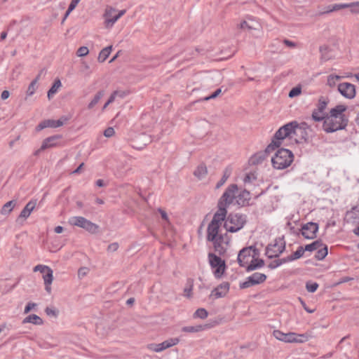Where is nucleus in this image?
<instances>
[{
	"label": "nucleus",
	"instance_id": "obj_57",
	"mask_svg": "<svg viewBox=\"0 0 359 359\" xmlns=\"http://www.w3.org/2000/svg\"><path fill=\"white\" fill-rule=\"evenodd\" d=\"M31 214V212H29L28 210H27L26 208H23L22 210V211L20 212V215L18 218V220L21 219V218H24V219H27Z\"/></svg>",
	"mask_w": 359,
	"mask_h": 359
},
{
	"label": "nucleus",
	"instance_id": "obj_27",
	"mask_svg": "<svg viewBox=\"0 0 359 359\" xmlns=\"http://www.w3.org/2000/svg\"><path fill=\"white\" fill-rule=\"evenodd\" d=\"M329 103L328 97L320 96L318 99L316 109L320 114H325V110Z\"/></svg>",
	"mask_w": 359,
	"mask_h": 359
},
{
	"label": "nucleus",
	"instance_id": "obj_47",
	"mask_svg": "<svg viewBox=\"0 0 359 359\" xmlns=\"http://www.w3.org/2000/svg\"><path fill=\"white\" fill-rule=\"evenodd\" d=\"M341 78V76L338 75H330L327 77V85L330 87H334L336 85V82Z\"/></svg>",
	"mask_w": 359,
	"mask_h": 359
},
{
	"label": "nucleus",
	"instance_id": "obj_3",
	"mask_svg": "<svg viewBox=\"0 0 359 359\" xmlns=\"http://www.w3.org/2000/svg\"><path fill=\"white\" fill-rule=\"evenodd\" d=\"M248 222V217L245 214L230 212L224 222V227L226 231L235 233L242 229Z\"/></svg>",
	"mask_w": 359,
	"mask_h": 359
},
{
	"label": "nucleus",
	"instance_id": "obj_5",
	"mask_svg": "<svg viewBox=\"0 0 359 359\" xmlns=\"http://www.w3.org/2000/svg\"><path fill=\"white\" fill-rule=\"evenodd\" d=\"M231 201V197L227 193H223L218 200L217 210L214 214L211 222L216 223L221 225L222 222H226L227 217V208L229 206V202Z\"/></svg>",
	"mask_w": 359,
	"mask_h": 359
},
{
	"label": "nucleus",
	"instance_id": "obj_15",
	"mask_svg": "<svg viewBox=\"0 0 359 359\" xmlns=\"http://www.w3.org/2000/svg\"><path fill=\"white\" fill-rule=\"evenodd\" d=\"M308 129H309V126L306 122L299 123V126H297L294 133V135L297 137L295 139L297 143L307 142L309 138Z\"/></svg>",
	"mask_w": 359,
	"mask_h": 359
},
{
	"label": "nucleus",
	"instance_id": "obj_14",
	"mask_svg": "<svg viewBox=\"0 0 359 359\" xmlns=\"http://www.w3.org/2000/svg\"><path fill=\"white\" fill-rule=\"evenodd\" d=\"M338 90L342 96L348 99H352L355 96V86L351 83H339Z\"/></svg>",
	"mask_w": 359,
	"mask_h": 359
},
{
	"label": "nucleus",
	"instance_id": "obj_44",
	"mask_svg": "<svg viewBox=\"0 0 359 359\" xmlns=\"http://www.w3.org/2000/svg\"><path fill=\"white\" fill-rule=\"evenodd\" d=\"M208 311L203 308L198 309L194 313V318H198L201 319H205L208 317Z\"/></svg>",
	"mask_w": 359,
	"mask_h": 359
},
{
	"label": "nucleus",
	"instance_id": "obj_32",
	"mask_svg": "<svg viewBox=\"0 0 359 359\" xmlns=\"http://www.w3.org/2000/svg\"><path fill=\"white\" fill-rule=\"evenodd\" d=\"M320 60L323 62L327 61L331 59V56L330 55V48L327 45H323L320 47Z\"/></svg>",
	"mask_w": 359,
	"mask_h": 359
},
{
	"label": "nucleus",
	"instance_id": "obj_39",
	"mask_svg": "<svg viewBox=\"0 0 359 359\" xmlns=\"http://www.w3.org/2000/svg\"><path fill=\"white\" fill-rule=\"evenodd\" d=\"M53 270L48 266V269L45 270V272L43 273V279L44 280V283L51 284L53 280Z\"/></svg>",
	"mask_w": 359,
	"mask_h": 359
},
{
	"label": "nucleus",
	"instance_id": "obj_38",
	"mask_svg": "<svg viewBox=\"0 0 359 359\" xmlns=\"http://www.w3.org/2000/svg\"><path fill=\"white\" fill-rule=\"evenodd\" d=\"M104 90H100L98 91L93 98V100L90 101V102L88 105V109H93L100 100V99L104 96Z\"/></svg>",
	"mask_w": 359,
	"mask_h": 359
},
{
	"label": "nucleus",
	"instance_id": "obj_54",
	"mask_svg": "<svg viewBox=\"0 0 359 359\" xmlns=\"http://www.w3.org/2000/svg\"><path fill=\"white\" fill-rule=\"evenodd\" d=\"M36 200H31L26 204V205L25 206V208H26L27 210H28L29 212H32L33 211V210L34 209V208L36 207Z\"/></svg>",
	"mask_w": 359,
	"mask_h": 359
},
{
	"label": "nucleus",
	"instance_id": "obj_43",
	"mask_svg": "<svg viewBox=\"0 0 359 359\" xmlns=\"http://www.w3.org/2000/svg\"><path fill=\"white\" fill-rule=\"evenodd\" d=\"M327 114H320L317 109H314L312 112L311 117L315 121L320 122L326 119Z\"/></svg>",
	"mask_w": 359,
	"mask_h": 359
},
{
	"label": "nucleus",
	"instance_id": "obj_16",
	"mask_svg": "<svg viewBox=\"0 0 359 359\" xmlns=\"http://www.w3.org/2000/svg\"><path fill=\"white\" fill-rule=\"evenodd\" d=\"M61 135H55L44 139L41 144V150H46L60 146V140L62 139Z\"/></svg>",
	"mask_w": 359,
	"mask_h": 359
},
{
	"label": "nucleus",
	"instance_id": "obj_61",
	"mask_svg": "<svg viewBox=\"0 0 359 359\" xmlns=\"http://www.w3.org/2000/svg\"><path fill=\"white\" fill-rule=\"evenodd\" d=\"M118 248V243H112L108 245L107 250L109 252H115Z\"/></svg>",
	"mask_w": 359,
	"mask_h": 359
},
{
	"label": "nucleus",
	"instance_id": "obj_21",
	"mask_svg": "<svg viewBox=\"0 0 359 359\" xmlns=\"http://www.w3.org/2000/svg\"><path fill=\"white\" fill-rule=\"evenodd\" d=\"M273 335L278 340L286 343H292L294 340L293 336H295V332L284 333L280 330H276L273 332Z\"/></svg>",
	"mask_w": 359,
	"mask_h": 359
},
{
	"label": "nucleus",
	"instance_id": "obj_52",
	"mask_svg": "<svg viewBox=\"0 0 359 359\" xmlns=\"http://www.w3.org/2000/svg\"><path fill=\"white\" fill-rule=\"evenodd\" d=\"M89 50L86 46H81L80 47L76 52V55L79 57H83L88 54Z\"/></svg>",
	"mask_w": 359,
	"mask_h": 359
},
{
	"label": "nucleus",
	"instance_id": "obj_11",
	"mask_svg": "<svg viewBox=\"0 0 359 359\" xmlns=\"http://www.w3.org/2000/svg\"><path fill=\"white\" fill-rule=\"evenodd\" d=\"M116 11V9L111 6H107L106 8L104 13V18L105 19L104 25L107 28L112 27L114 24L126 13V10H121L118 14L115 15L114 17L111 18V14L115 13Z\"/></svg>",
	"mask_w": 359,
	"mask_h": 359
},
{
	"label": "nucleus",
	"instance_id": "obj_19",
	"mask_svg": "<svg viewBox=\"0 0 359 359\" xmlns=\"http://www.w3.org/2000/svg\"><path fill=\"white\" fill-rule=\"evenodd\" d=\"M220 226L214 222L209 223L207 228V241H213L219 238V236H224L219 233Z\"/></svg>",
	"mask_w": 359,
	"mask_h": 359
},
{
	"label": "nucleus",
	"instance_id": "obj_25",
	"mask_svg": "<svg viewBox=\"0 0 359 359\" xmlns=\"http://www.w3.org/2000/svg\"><path fill=\"white\" fill-rule=\"evenodd\" d=\"M264 266V261L262 259H251L250 264L246 266V271H255Z\"/></svg>",
	"mask_w": 359,
	"mask_h": 359
},
{
	"label": "nucleus",
	"instance_id": "obj_6",
	"mask_svg": "<svg viewBox=\"0 0 359 359\" xmlns=\"http://www.w3.org/2000/svg\"><path fill=\"white\" fill-rule=\"evenodd\" d=\"M285 250L284 238L279 237L275 239L274 243L269 244L266 248V255L269 259L278 257Z\"/></svg>",
	"mask_w": 359,
	"mask_h": 359
},
{
	"label": "nucleus",
	"instance_id": "obj_46",
	"mask_svg": "<svg viewBox=\"0 0 359 359\" xmlns=\"http://www.w3.org/2000/svg\"><path fill=\"white\" fill-rule=\"evenodd\" d=\"M304 248L302 246H299L297 250L290 256L292 257V261L296 260L302 257L304 253Z\"/></svg>",
	"mask_w": 359,
	"mask_h": 359
},
{
	"label": "nucleus",
	"instance_id": "obj_20",
	"mask_svg": "<svg viewBox=\"0 0 359 359\" xmlns=\"http://www.w3.org/2000/svg\"><path fill=\"white\" fill-rule=\"evenodd\" d=\"M60 126H62V121L53 119H46L39 123V124L36 127V130L40 131L46 128H55Z\"/></svg>",
	"mask_w": 359,
	"mask_h": 359
},
{
	"label": "nucleus",
	"instance_id": "obj_12",
	"mask_svg": "<svg viewBox=\"0 0 359 359\" xmlns=\"http://www.w3.org/2000/svg\"><path fill=\"white\" fill-rule=\"evenodd\" d=\"M179 342V338H170L160 344H150L147 347L149 350L158 353L177 345Z\"/></svg>",
	"mask_w": 359,
	"mask_h": 359
},
{
	"label": "nucleus",
	"instance_id": "obj_50",
	"mask_svg": "<svg viewBox=\"0 0 359 359\" xmlns=\"http://www.w3.org/2000/svg\"><path fill=\"white\" fill-rule=\"evenodd\" d=\"M302 93V88L300 86H296L294 88H292L290 91L289 92L288 96L290 98L294 97L299 95H300Z\"/></svg>",
	"mask_w": 359,
	"mask_h": 359
},
{
	"label": "nucleus",
	"instance_id": "obj_29",
	"mask_svg": "<svg viewBox=\"0 0 359 359\" xmlns=\"http://www.w3.org/2000/svg\"><path fill=\"white\" fill-rule=\"evenodd\" d=\"M231 171H232V169L230 167H226L225 168V170L223 172V175H222V178L217 183V184L215 186V189H219L220 187H222L224 184V183L226 182L228 178L230 177V175L231 174Z\"/></svg>",
	"mask_w": 359,
	"mask_h": 359
},
{
	"label": "nucleus",
	"instance_id": "obj_30",
	"mask_svg": "<svg viewBox=\"0 0 359 359\" xmlns=\"http://www.w3.org/2000/svg\"><path fill=\"white\" fill-rule=\"evenodd\" d=\"M62 83L59 79H55L52 86L48 91V100H50L53 95L57 92L60 87H61Z\"/></svg>",
	"mask_w": 359,
	"mask_h": 359
},
{
	"label": "nucleus",
	"instance_id": "obj_23",
	"mask_svg": "<svg viewBox=\"0 0 359 359\" xmlns=\"http://www.w3.org/2000/svg\"><path fill=\"white\" fill-rule=\"evenodd\" d=\"M212 242L214 249L219 253V255H222L226 252V248L222 246V243L224 242V236H219V238L215 240L210 241Z\"/></svg>",
	"mask_w": 359,
	"mask_h": 359
},
{
	"label": "nucleus",
	"instance_id": "obj_31",
	"mask_svg": "<svg viewBox=\"0 0 359 359\" xmlns=\"http://www.w3.org/2000/svg\"><path fill=\"white\" fill-rule=\"evenodd\" d=\"M349 8V4H334L327 6V10L322 13H328L330 12L337 11L341 9Z\"/></svg>",
	"mask_w": 359,
	"mask_h": 359
},
{
	"label": "nucleus",
	"instance_id": "obj_40",
	"mask_svg": "<svg viewBox=\"0 0 359 359\" xmlns=\"http://www.w3.org/2000/svg\"><path fill=\"white\" fill-rule=\"evenodd\" d=\"M39 78L40 74L30 83L27 90V95L32 96L34 93L36 89V83Z\"/></svg>",
	"mask_w": 359,
	"mask_h": 359
},
{
	"label": "nucleus",
	"instance_id": "obj_64",
	"mask_svg": "<svg viewBox=\"0 0 359 359\" xmlns=\"http://www.w3.org/2000/svg\"><path fill=\"white\" fill-rule=\"evenodd\" d=\"M118 93H119V91H118V90H115L114 92H113V93L110 95V97H109V99L107 100L108 103H110V104L112 103L114 101L116 97L118 95Z\"/></svg>",
	"mask_w": 359,
	"mask_h": 359
},
{
	"label": "nucleus",
	"instance_id": "obj_45",
	"mask_svg": "<svg viewBox=\"0 0 359 359\" xmlns=\"http://www.w3.org/2000/svg\"><path fill=\"white\" fill-rule=\"evenodd\" d=\"M346 216L349 217V219H359V209L357 206L353 207L350 211H348L346 213Z\"/></svg>",
	"mask_w": 359,
	"mask_h": 359
},
{
	"label": "nucleus",
	"instance_id": "obj_8",
	"mask_svg": "<svg viewBox=\"0 0 359 359\" xmlns=\"http://www.w3.org/2000/svg\"><path fill=\"white\" fill-rule=\"evenodd\" d=\"M69 222L72 225L84 229L90 233H97L99 229L98 225L81 216L72 217Z\"/></svg>",
	"mask_w": 359,
	"mask_h": 359
},
{
	"label": "nucleus",
	"instance_id": "obj_41",
	"mask_svg": "<svg viewBox=\"0 0 359 359\" xmlns=\"http://www.w3.org/2000/svg\"><path fill=\"white\" fill-rule=\"evenodd\" d=\"M281 144L280 142L275 141V140L272 139L271 144H269L264 151H263L266 154L269 155L271 152L273 151L276 149L278 148Z\"/></svg>",
	"mask_w": 359,
	"mask_h": 359
},
{
	"label": "nucleus",
	"instance_id": "obj_22",
	"mask_svg": "<svg viewBox=\"0 0 359 359\" xmlns=\"http://www.w3.org/2000/svg\"><path fill=\"white\" fill-rule=\"evenodd\" d=\"M297 126H299V123L296 121H291L283 126L282 129L285 133L284 135L287 136V137L292 138V135H294L295 130H297Z\"/></svg>",
	"mask_w": 359,
	"mask_h": 359
},
{
	"label": "nucleus",
	"instance_id": "obj_4",
	"mask_svg": "<svg viewBox=\"0 0 359 359\" xmlns=\"http://www.w3.org/2000/svg\"><path fill=\"white\" fill-rule=\"evenodd\" d=\"M293 160L294 155L292 152L287 149L281 148L271 158V163L275 169L283 170L289 167Z\"/></svg>",
	"mask_w": 359,
	"mask_h": 359
},
{
	"label": "nucleus",
	"instance_id": "obj_49",
	"mask_svg": "<svg viewBox=\"0 0 359 359\" xmlns=\"http://www.w3.org/2000/svg\"><path fill=\"white\" fill-rule=\"evenodd\" d=\"M284 132L282 129V127H280L274 134L273 140H275V141L280 142V140H284L287 137V136L284 135Z\"/></svg>",
	"mask_w": 359,
	"mask_h": 359
},
{
	"label": "nucleus",
	"instance_id": "obj_1",
	"mask_svg": "<svg viewBox=\"0 0 359 359\" xmlns=\"http://www.w3.org/2000/svg\"><path fill=\"white\" fill-rule=\"evenodd\" d=\"M347 107L344 104H337L330 111V115L327 114L326 119L323 121V128L327 133H332L337 130H344L348 123V118L344 114Z\"/></svg>",
	"mask_w": 359,
	"mask_h": 359
},
{
	"label": "nucleus",
	"instance_id": "obj_18",
	"mask_svg": "<svg viewBox=\"0 0 359 359\" xmlns=\"http://www.w3.org/2000/svg\"><path fill=\"white\" fill-rule=\"evenodd\" d=\"M229 287V283L223 282L212 290L210 297H214L215 299L224 297L228 293Z\"/></svg>",
	"mask_w": 359,
	"mask_h": 359
},
{
	"label": "nucleus",
	"instance_id": "obj_33",
	"mask_svg": "<svg viewBox=\"0 0 359 359\" xmlns=\"http://www.w3.org/2000/svg\"><path fill=\"white\" fill-rule=\"evenodd\" d=\"M267 156L264 151L258 152L250 158V162L252 165L262 163Z\"/></svg>",
	"mask_w": 359,
	"mask_h": 359
},
{
	"label": "nucleus",
	"instance_id": "obj_35",
	"mask_svg": "<svg viewBox=\"0 0 359 359\" xmlns=\"http://www.w3.org/2000/svg\"><path fill=\"white\" fill-rule=\"evenodd\" d=\"M323 245V243L322 240L318 239L310 244L306 245L304 248L305 251L313 252V251L318 250Z\"/></svg>",
	"mask_w": 359,
	"mask_h": 359
},
{
	"label": "nucleus",
	"instance_id": "obj_59",
	"mask_svg": "<svg viewBox=\"0 0 359 359\" xmlns=\"http://www.w3.org/2000/svg\"><path fill=\"white\" fill-rule=\"evenodd\" d=\"M35 306H36V304L33 302H29L25 308L24 313H28L32 309H33Z\"/></svg>",
	"mask_w": 359,
	"mask_h": 359
},
{
	"label": "nucleus",
	"instance_id": "obj_34",
	"mask_svg": "<svg viewBox=\"0 0 359 359\" xmlns=\"http://www.w3.org/2000/svg\"><path fill=\"white\" fill-rule=\"evenodd\" d=\"M328 253L327 245L323 243V245L318 249L315 258L318 260H323L325 258Z\"/></svg>",
	"mask_w": 359,
	"mask_h": 359
},
{
	"label": "nucleus",
	"instance_id": "obj_37",
	"mask_svg": "<svg viewBox=\"0 0 359 359\" xmlns=\"http://www.w3.org/2000/svg\"><path fill=\"white\" fill-rule=\"evenodd\" d=\"M208 173L207 168L204 164L199 165L195 170L194 175L198 179H203Z\"/></svg>",
	"mask_w": 359,
	"mask_h": 359
},
{
	"label": "nucleus",
	"instance_id": "obj_10",
	"mask_svg": "<svg viewBox=\"0 0 359 359\" xmlns=\"http://www.w3.org/2000/svg\"><path fill=\"white\" fill-rule=\"evenodd\" d=\"M266 278L267 277L264 273L256 272L248 277L245 281L241 283L239 287L241 289L248 288L265 282Z\"/></svg>",
	"mask_w": 359,
	"mask_h": 359
},
{
	"label": "nucleus",
	"instance_id": "obj_28",
	"mask_svg": "<svg viewBox=\"0 0 359 359\" xmlns=\"http://www.w3.org/2000/svg\"><path fill=\"white\" fill-rule=\"evenodd\" d=\"M16 201L15 200H11L7 203H6L3 207L1 208L0 212L3 215H8L11 212V211L13 210L15 206L16 205Z\"/></svg>",
	"mask_w": 359,
	"mask_h": 359
},
{
	"label": "nucleus",
	"instance_id": "obj_51",
	"mask_svg": "<svg viewBox=\"0 0 359 359\" xmlns=\"http://www.w3.org/2000/svg\"><path fill=\"white\" fill-rule=\"evenodd\" d=\"M351 12L354 14H359V1L349 3Z\"/></svg>",
	"mask_w": 359,
	"mask_h": 359
},
{
	"label": "nucleus",
	"instance_id": "obj_55",
	"mask_svg": "<svg viewBox=\"0 0 359 359\" xmlns=\"http://www.w3.org/2000/svg\"><path fill=\"white\" fill-rule=\"evenodd\" d=\"M222 93V88H218L217 89L215 92H213L211 95H210L209 96L205 97V100H212V99H215L216 98L219 94H221Z\"/></svg>",
	"mask_w": 359,
	"mask_h": 359
},
{
	"label": "nucleus",
	"instance_id": "obj_58",
	"mask_svg": "<svg viewBox=\"0 0 359 359\" xmlns=\"http://www.w3.org/2000/svg\"><path fill=\"white\" fill-rule=\"evenodd\" d=\"M115 133L114 129L112 127H108L107 129L104 131V135L106 137H112Z\"/></svg>",
	"mask_w": 359,
	"mask_h": 359
},
{
	"label": "nucleus",
	"instance_id": "obj_36",
	"mask_svg": "<svg viewBox=\"0 0 359 359\" xmlns=\"http://www.w3.org/2000/svg\"><path fill=\"white\" fill-rule=\"evenodd\" d=\"M111 50H112V46H109L103 48L99 53L98 58H97L98 61L100 62H104L109 57Z\"/></svg>",
	"mask_w": 359,
	"mask_h": 359
},
{
	"label": "nucleus",
	"instance_id": "obj_62",
	"mask_svg": "<svg viewBox=\"0 0 359 359\" xmlns=\"http://www.w3.org/2000/svg\"><path fill=\"white\" fill-rule=\"evenodd\" d=\"M240 27L241 29H248V30H250L252 29H253L252 26H251L250 25H249V23L244 20L243 22H241L240 24Z\"/></svg>",
	"mask_w": 359,
	"mask_h": 359
},
{
	"label": "nucleus",
	"instance_id": "obj_2",
	"mask_svg": "<svg viewBox=\"0 0 359 359\" xmlns=\"http://www.w3.org/2000/svg\"><path fill=\"white\" fill-rule=\"evenodd\" d=\"M224 193H227L231 197V201L229 202V205L233 203L239 207H245L250 205L249 202L251 199L250 192L246 189L239 191L238 187L236 184H231L226 189Z\"/></svg>",
	"mask_w": 359,
	"mask_h": 359
},
{
	"label": "nucleus",
	"instance_id": "obj_17",
	"mask_svg": "<svg viewBox=\"0 0 359 359\" xmlns=\"http://www.w3.org/2000/svg\"><path fill=\"white\" fill-rule=\"evenodd\" d=\"M252 248L246 247L240 250L237 257L238 263L240 266L245 267L247 264H250V259H252V255L250 252Z\"/></svg>",
	"mask_w": 359,
	"mask_h": 359
},
{
	"label": "nucleus",
	"instance_id": "obj_48",
	"mask_svg": "<svg viewBox=\"0 0 359 359\" xmlns=\"http://www.w3.org/2000/svg\"><path fill=\"white\" fill-rule=\"evenodd\" d=\"M318 287V284L316 282L308 281L306 283V289L309 292H315Z\"/></svg>",
	"mask_w": 359,
	"mask_h": 359
},
{
	"label": "nucleus",
	"instance_id": "obj_24",
	"mask_svg": "<svg viewBox=\"0 0 359 359\" xmlns=\"http://www.w3.org/2000/svg\"><path fill=\"white\" fill-rule=\"evenodd\" d=\"M211 326L209 324H205V325H198L196 326H186L183 327L182 330L184 332H198L201 331H203L204 330L210 328Z\"/></svg>",
	"mask_w": 359,
	"mask_h": 359
},
{
	"label": "nucleus",
	"instance_id": "obj_53",
	"mask_svg": "<svg viewBox=\"0 0 359 359\" xmlns=\"http://www.w3.org/2000/svg\"><path fill=\"white\" fill-rule=\"evenodd\" d=\"M45 312L47 316H53L55 318H56L58 315V311L53 308L46 307L45 309Z\"/></svg>",
	"mask_w": 359,
	"mask_h": 359
},
{
	"label": "nucleus",
	"instance_id": "obj_42",
	"mask_svg": "<svg viewBox=\"0 0 359 359\" xmlns=\"http://www.w3.org/2000/svg\"><path fill=\"white\" fill-rule=\"evenodd\" d=\"M293 342L292 343H304L309 340V335L306 333L304 334H297L295 333V336H293Z\"/></svg>",
	"mask_w": 359,
	"mask_h": 359
},
{
	"label": "nucleus",
	"instance_id": "obj_56",
	"mask_svg": "<svg viewBox=\"0 0 359 359\" xmlns=\"http://www.w3.org/2000/svg\"><path fill=\"white\" fill-rule=\"evenodd\" d=\"M248 248H252V250H250L251 255H252V259H259L258 257L259 256V250L255 248V246L251 245Z\"/></svg>",
	"mask_w": 359,
	"mask_h": 359
},
{
	"label": "nucleus",
	"instance_id": "obj_63",
	"mask_svg": "<svg viewBox=\"0 0 359 359\" xmlns=\"http://www.w3.org/2000/svg\"><path fill=\"white\" fill-rule=\"evenodd\" d=\"M280 266V262L278 261V259H275L274 261L271 262L269 264L268 267L269 269H276V268H277V267H278Z\"/></svg>",
	"mask_w": 359,
	"mask_h": 359
},
{
	"label": "nucleus",
	"instance_id": "obj_26",
	"mask_svg": "<svg viewBox=\"0 0 359 359\" xmlns=\"http://www.w3.org/2000/svg\"><path fill=\"white\" fill-rule=\"evenodd\" d=\"M25 323H32L36 325H41L43 323V320L36 314H30L27 316L22 320V324Z\"/></svg>",
	"mask_w": 359,
	"mask_h": 359
},
{
	"label": "nucleus",
	"instance_id": "obj_9",
	"mask_svg": "<svg viewBox=\"0 0 359 359\" xmlns=\"http://www.w3.org/2000/svg\"><path fill=\"white\" fill-rule=\"evenodd\" d=\"M318 229L319 225L318 223L309 222L303 224L299 231L304 238L311 240L316 238Z\"/></svg>",
	"mask_w": 359,
	"mask_h": 359
},
{
	"label": "nucleus",
	"instance_id": "obj_60",
	"mask_svg": "<svg viewBox=\"0 0 359 359\" xmlns=\"http://www.w3.org/2000/svg\"><path fill=\"white\" fill-rule=\"evenodd\" d=\"M48 269V266L45 265H36L34 268V271H40L41 273H43L45 272V270Z\"/></svg>",
	"mask_w": 359,
	"mask_h": 359
},
{
	"label": "nucleus",
	"instance_id": "obj_7",
	"mask_svg": "<svg viewBox=\"0 0 359 359\" xmlns=\"http://www.w3.org/2000/svg\"><path fill=\"white\" fill-rule=\"evenodd\" d=\"M208 259L210 266L215 269L213 271L215 277L217 279L221 278L226 269L225 261L211 252L208 254Z\"/></svg>",
	"mask_w": 359,
	"mask_h": 359
},
{
	"label": "nucleus",
	"instance_id": "obj_13",
	"mask_svg": "<svg viewBox=\"0 0 359 359\" xmlns=\"http://www.w3.org/2000/svg\"><path fill=\"white\" fill-rule=\"evenodd\" d=\"M151 142V136L146 133H140L132 140L131 145L133 148L140 150Z\"/></svg>",
	"mask_w": 359,
	"mask_h": 359
}]
</instances>
